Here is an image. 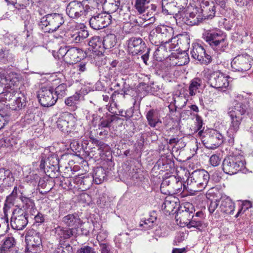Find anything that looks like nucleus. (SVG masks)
<instances>
[{"instance_id":"obj_1","label":"nucleus","mask_w":253,"mask_h":253,"mask_svg":"<svg viewBox=\"0 0 253 253\" xmlns=\"http://www.w3.org/2000/svg\"><path fill=\"white\" fill-rule=\"evenodd\" d=\"M252 113L253 111L249 107L247 101L239 102L235 100L228 111V114L231 120L232 126H239L242 120V116L246 114L249 115Z\"/></svg>"},{"instance_id":"obj_2","label":"nucleus","mask_w":253,"mask_h":253,"mask_svg":"<svg viewBox=\"0 0 253 253\" xmlns=\"http://www.w3.org/2000/svg\"><path fill=\"white\" fill-rule=\"evenodd\" d=\"M198 128L197 131H196L197 134L196 136L201 138L206 147L213 149L217 148L222 143L223 136L216 130L207 127L204 130L205 127H203L202 130H201V128L202 127Z\"/></svg>"},{"instance_id":"obj_3","label":"nucleus","mask_w":253,"mask_h":253,"mask_svg":"<svg viewBox=\"0 0 253 253\" xmlns=\"http://www.w3.org/2000/svg\"><path fill=\"white\" fill-rule=\"evenodd\" d=\"M210 179L208 171L204 169H197L189 176L186 182L187 188L191 191H200L207 186Z\"/></svg>"},{"instance_id":"obj_4","label":"nucleus","mask_w":253,"mask_h":253,"mask_svg":"<svg viewBox=\"0 0 253 253\" xmlns=\"http://www.w3.org/2000/svg\"><path fill=\"white\" fill-rule=\"evenodd\" d=\"M64 19L62 14L53 13L47 14L40 19L39 26L44 33L56 31L64 24Z\"/></svg>"},{"instance_id":"obj_5","label":"nucleus","mask_w":253,"mask_h":253,"mask_svg":"<svg viewBox=\"0 0 253 253\" xmlns=\"http://www.w3.org/2000/svg\"><path fill=\"white\" fill-rule=\"evenodd\" d=\"M203 38L211 48L217 52L223 51L228 44L226 36L220 32L206 31L203 34Z\"/></svg>"},{"instance_id":"obj_6","label":"nucleus","mask_w":253,"mask_h":253,"mask_svg":"<svg viewBox=\"0 0 253 253\" xmlns=\"http://www.w3.org/2000/svg\"><path fill=\"white\" fill-rule=\"evenodd\" d=\"M245 167V161L242 156L230 155L226 157L222 163V169L228 174H234Z\"/></svg>"},{"instance_id":"obj_7","label":"nucleus","mask_w":253,"mask_h":253,"mask_svg":"<svg viewBox=\"0 0 253 253\" xmlns=\"http://www.w3.org/2000/svg\"><path fill=\"white\" fill-rule=\"evenodd\" d=\"M253 63V58L248 54H243L235 57L231 62V65L234 71L243 72L250 70Z\"/></svg>"},{"instance_id":"obj_8","label":"nucleus","mask_w":253,"mask_h":253,"mask_svg":"<svg viewBox=\"0 0 253 253\" xmlns=\"http://www.w3.org/2000/svg\"><path fill=\"white\" fill-rule=\"evenodd\" d=\"M156 32L158 37L161 39L162 42L169 44V50H172L178 46L177 40L176 37L172 38L173 29L170 27L164 25L158 27Z\"/></svg>"},{"instance_id":"obj_9","label":"nucleus","mask_w":253,"mask_h":253,"mask_svg":"<svg viewBox=\"0 0 253 253\" xmlns=\"http://www.w3.org/2000/svg\"><path fill=\"white\" fill-rule=\"evenodd\" d=\"M37 97L40 103L43 107L53 106L57 101L55 98L53 89L50 87H42L38 91Z\"/></svg>"},{"instance_id":"obj_10","label":"nucleus","mask_w":253,"mask_h":253,"mask_svg":"<svg viewBox=\"0 0 253 253\" xmlns=\"http://www.w3.org/2000/svg\"><path fill=\"white\" fill-rule=\"evenodd\" d=\"M28 214L21 210L13 211L11 217L10 224L13 229L21 230L23 229L28 222Z\"/></svg>"},{"instance_id":"obj_11","label":"nucleus","mask_w":253,"mask_h":253,"mask_svg":"<svg viewBox=\"0 0 253 253\" xmlns=\"http://www.w3.org/2000/svg\"><path fill=\"white\" fill-rule=\"evenodd\" d=\"M111 22V16L105 13H100L92 16L89 21L90 27L96 30L106 27Z\"/></svg>"},{"instance_id":"obj_12","label":"nucleus","mask_w":253,"mask_h":253,"mask_svg":"<svg viewBox=\"0 0 253 253\" xmlns=\"http://www.w3.org/2000/svg\"><path fill=\"white\" fill-rule=\"evenodd\" d=\"M209 83L211 87L217 89L226 88L229 85L228 76L219 71L213 72L210 75Z\"/></svg>"},{"instance_id":"obj_13","label":"nucleus","mask_w":253,"mask_h":253,"mask_svg":"<svg viewBox=\"0 0 253 253\" xmlns=\"http://www.w3.org/2000/svg\"><path fill=\"white\" fill-rule=\"evenodd\" d=\"M128 50L133 55L142 54L147 50L145 42L140 38L132 37L127 41Z\"/></svg>"},{"instance_id":"obj_14","label":"nucleus","mask_w":253,"mask_h":253,"mask_svg":"<svg viewBox=\"0 0 253 253\" xmlns=\"http://www.w3.org/2000/svg\"><path fill=\"white\" fill-rule=\"evenodd\" d=\"M184 210H179L175 218L177 221L179 220V223L186 225L189 224L190 220L193 217V213L195 211L193 206L190 203H187L184 207Z\"/></svg>"},{"instance_id":"obj_15","label":"nucleus","mask_w":253,"mask_h":253,"mask_svg":"<svg viewBox=\"0 0 253 253\" xmlns=\"http://www.w3.org/2000/svg\"><path fill=\"white\" fill-rule=\"evenodd\" d=\"M191 54L194 59L198 60L202 64H208L211 62V56L206 54L203 46L198 43L193 44Z\"/></svg>"},{"instance_id":"obj_16","label":"nucleus","mask_w":253,"mask_h":253,"mask_svg":"<svg viewBox=\"0 0 253 253\" xmlns=\"http://www.w3.org/2000/svg\"><path fill=\"white\" fill-rule=\"evenodd\" d=\"M19 82V78L16 74H9L6 77L0 76V94L4 91L17 85Z\"/></svg>"},{"instance_id":"obj_17","label":"nucleus","mask_w":253,"mask_h":253,"mask_svg":"<svg viewBox=\"0 0 253 253\" xmlns=\"http://www.w3.org/2000/svg\"><path fill=\"white\" fill-rule=\"evenodd\" d=\"M84 11L82 2L80 1H71L66 7V13L72 18L77 19L83 16Z\"/></svg>"},{"instance_id":"obj_18","label":"nucleus","mask_w":253,"mask_h":253,"mask_svg":"<svg viewBox=\"0 0 253 253\" xmlns=\"http://www.w3.org/2000/svg\"><path fill=\"white\" fill-rule=\"evenodd\" d=\"M199 10L198 5L193 8L184 18L185 23L190 26L197 25L202 23L205 19Z\"/></svg>"},{"instance_id":"obj_19","label":"nucleus","mask_w":253,"mask_h":253,"mask_svg":"<svg viewBox=\"0 0 253 253\" xmlns=\"http://www.w3.org/2000/svg\"><path fill=\"white\" fill-rule=\"evenodd\" d=\"M62 222L66 226L77 230L83 224L77 213H70L63 217Z\"/></svg>"},{"instance_id":"obj_20","label":"nucleus","mask_w":253,"mask_h":253,"mask_svg":"<svg viewBox=\"0 0 253 253\" xmlns=\"http://www.w3.org/2000/svg\"><path fill=\"white\" fill-rule=\"evenodd\" d=\"M198 6L205 20L214 17L215 13L214 5L213 3L210 4L208 0H202Z\"/></svg>"},{"instance_id":"obj_21","label":"nucleus","mask_w":253,"mask_h":253,"mask_svg":"<svg viewBox=\"0 0 253 253\" xmlns=\"http://www.w3.org/2000/svg\"><path fill=\"white\" fill-rule=\"evenodd\" d=\"M83 54V51L81 49L74 47H70L65 57V61L70 64L76 63L81 60Z\"/></svg>"},{"instance_id":"obj_22","label":"nucleus","mask_w":253,"mask_h":253,"mask_svg":"<svg viewBox=\"0 0 253 253\" xmlns=\"http://www.w3.org/2000/svg\"><path fill=\"white\" fill-rule=\"evenodd\" d=\"M13 173L8 169H0V187H8L14 181Z\"/></svg>"},{"instance_id":"obj_23","label":"nucleus","mask_w":253,"mask_h":253,"mask_svg":"<svg viewBox=\"0 0 253 253\" xmlns=\"http://www.w3.org/2000/svg\"><path fill=\"white\" fill-rule=\"evenodd\" d=\"M28 240V239H27ZM27 253H38L42 251V240L39 234L30 237Z\"/></svg>"},{"instance_id":"obj_24","label":"nucleus","mask_w":253,"mask_h":253,"mask_svg":"<svg viewBox=\"0 0 253 253\" xmlns=\"http://www.w3.org/2000/svg\"><path fill=\"white\" fill-rule=\"evenodd\" d=\"M220 211L226 214H233L235 210V204L232 201L226 197H222L220 199Z\"/></svg>"},{"instance_id":"obj_25","label":"nucleus","mask_w":253,"mask_h":253,"mask_svg":"<svg viewBox=\"0 0 253 253\" xmlns=\"http://www.w3.org/2000/svg\"><path fill=\"white\" fill-rule=\"evenodd\" d=\"M55 233L60 239L61 242H63L62 240L68 239L76 234L74 228H66L60 226L55 228Z\"/></svg>"},{"instance_id":"obj_26","label":"nucleus","mask_w":253,"mask_h":253,"mask_svg":"<svg viewBox=\"0 0 253 253\" xmlns=\"http://www.w3.org/2000/svg\"><path fill=\"white\" fill-rule=\"evenodd\" d=\"M7 105L12 110H20L25 106L26 98L23 94L17 92L16 96L10 103H7Z\"/></svg>"},{"instance_id":"obj_27","label":"nucleus","mask_w":253,"mask_h":253,"mask_svg":"<svg viewBox=\"0 0 253 253\" xmlns=\"http://www.w3.org/2000/svg\"><path fill=\"white\" fill-rule=\"evenodd\" d=\"M146 118L151 126H159L162 123L160 111L158 110L151 109L147 113Z\"/></svg>"},{"instance_id":"obj_28","label":"nucleus","mask_w":253,"mask_h":253,"mask_svg":"<svg viewBox=\"0 0 253 253\" xmlns=\"http://www.w3.org/2000/svg\"><path fill=\"white\" fill-rule=\"evenodd\" d=\"M19 199L22 203V207L25 211L24 212L26 213L29 212L33 214L36 210L34 201L23 195V193H21V195L19 196Z\"/></svg>"},{"instance_id":"obj_29","label":"nucleus","mask_w":253,"mask_h":253,"mask_svg":"<svg viewBox=\"0 0 253 253\" xmlns=\"http://www.w3.org/2000/svg\"><path fill=\"white\" fill-rule=\"evenodd\" d=\"M202 79L195 78L192 79L188 87L189 93L190 96L195 95L197 93L200 92L203 85Z\"/></svg>"},{"instance_id":"obj_30","label":"nucleus","mask_w":253,"mask_h":253,"mask_svg":"<svg viewBox=\"0 0 253 253\" xmlns=\"http://www.w3.org/2000/svg\"><path fill=\"white\" fill-rule=\"evenodd\" d=\"M106 170L101 167L95 168L91 175L94 182L96 184L102 183L106 178Z\"/></svg>"},{"instance_id":"obj_31","label":"nucleus","mask_w":253,"mask_h":253,"mask_svg":"<svg viewBox=\"0 0 253 253\" xmlns=\"http://www.w3.org/2000/svg\"><path fill=\"white\" fill-rule=\"evenodd\" d=\"M203 215L204 214L202 211H198L195 215L193 212V217L191 219L189 224H187V227L188 228L194 227L200 229L203 225L202 219Z\"/></svg>"},{"instance_id":"obj_32","label":"nucleus","mask_w":253,"mask_h":253,"mask_svg":"<svg viewBox=\"0 0 253 253\" xmlns=\"http://www.w3.org/2000/svg\"><path fill=\"white\" fill-rule=\"evenodd\" d=\"M88 45L94 51L102 53L104 51L102 39L98 36L92 37L88 42Z\"/></svg>"},{"instance_id":"obj_33","label":"nucleus","mask_w":253,"mask_h":253,"mask_svg":"<svg viewBox=\"0 0 253 253\" xmlns=\"http://www.w3.org/2000/svg\"><path fill=\"white\" fill-rule=\"evenodd\" d=\"M120 5V0H107L104 4V8L106 10V14H110L115 12Z\"/></svg>"},{"instance_id":"obj_34","label":"nucleus","mask_w":253,"mask_h":253,"mask_svg":"<svg viewBox=\"0 0 253 253\" xmlns=\"http://www.w3.org/2000/svg\"><path fill=\"white\" fill-rule=\"evenodd\" d=\"M157 216L156 212L153 211L151 212L149 215V217L147 219L141 220L140 226H143L145 229H148L152 228L154 224L156 222Z\"/></svg>"},{"instance_id":"obj_35","label":"nucleus","mask_w":253,"mask_h":253,"mask_svg":"<svg viewBox=\"0 0 253 253\" xmlns=\"http://www.w3.org/2000/svg\"><path fill=\"white\" fill-rule=\"evenodd\" d=\"M103 49H109L114 47L117 42L116 36L113 34H108L103 38Z\"/></svg>"},{"instance_id":"obj_36","label":"nucleus","mask_w":253,"mask_h":253,"mask_svg":"<svg viewBox=\"0 0 253 253\" xmlns=\"http://www.w3.org/2000/svg\"><path fill=\"white\" fill-rule=\"evenodd\" d=\"M86 118L89 120L88 123L90 126H108L107 125L103 124L104 120L97 114L87 116Z\"/></svg>"},{"instance_id":"obj_37","label":"nucleus","mask_w":253,"mask_h":253,"mask_svg":"<svg viewBox=\"0 0 253 253\" xmlns=\"http://www.w3.org/2000/svg\"><path fill=\"white\" fill-rule=\"evenodd\" d=\"M150 3V0H135L134 7L139 14H142L149 7Z\"/></svg>"},{"instance_id":"obj_38","label":"nucleus","mask_w":253,"mask_h":253,"mask_svg":"<svg viewBox=\"0 0 253 253\" xmlns=\"http://www.w3.org/2000/svg\"><path fill=\"white\" fill-rule=\"evenodd\" d=\"M89 34L87 30H81L71 36L72 41L75 43L82 42L85 39L88 37Z\"/></svg>"},{"instance_id":"obj_39","label":"nucleus","mask_w":253,"mask_h":253,"mask_svg":"<svg viewBox=\"0 0 253 253\" xmlns=\"http://www.w3.org/2000/svg\"><path fill=\"white\" fill-rule=\"evenodd\" d=\"M176 206V203L174 201L166 199L162 205V209L166 214H170L173 212Z\"/></svg>"},{"instance_id":"obj_40","label":"nucleus","mask_w":253,"mask_h":253,"mask_svg":"<svg viewBox=\"0 0 253 253\" xmlns=\"http://www.w3.org/2000/svg\"><path fill=\"white\" fill-rule=\"evenodd\" d=\"M73 249L72 247L65 242H60L57 248L55 250L53 253H72Z\"/></svg>"},{"instance_id":"obj_41","label":"nucleus","mask_w":253,"mask_h":253,"mask_svg":"<svg viewBox=\"0 0 253 253\" xmlns=\"http://www.w3.org/2000/svg\"><path fill=\"white\" fill-rule=\"evenodd\" d=\"M67 86L65 84H61L57 86L54 89L55 98H57V100L61 98L66 95Z\"/></svg>"},{"instance_id":"obj_42","label":"nucleus","mask_w":253,"mask_h":253,"mask_svg":"<svg viewBox=\"0 0 253 253\" xmlns=\"http://www.w3.org/2000/svg\"><path fill=\"white\" fill-rule=\"evenodd\" d=\"M80 97L81 94L76 92L73 95L66 98L65 103L68 106L74 107L79 102Z\"/></svg>"},{"instance_id":"obj_43","label":"nucleus","mask_w":253,"mask_h":253,"mask_svg":"<svg viewBox=\"0 0 253 253\" xmlns=\"http://www.w3.org/2000/svg\"><path fill=\"white\" fill-rule=\"evenodd\" d=\"M162 169L164 170L172 172L174 170V164L173 161L167 158L162 159Z\"/></svg>"},{"instance_id":"obj_44","label":"nucleus","mask_w":253,"mask_h":253,"mask_svg":"<svg viewBox=\"0 0 253 253\" xmlns=\"http://www.w3.org/2000/svg\"><path fill=\"white\" fill-rule=\"evenodd\" d=\"M49 164L50 166H47V167H49V170H47V172H48L50 170L51 172L54 171L59 169V161L56 157H51L49 158Z\"/></svg>"},{"instance_id":"obj_45","label":"nucleus","mask_w":253,"mask_h":253,"mask_svg":"<svg viewBox=\"0 0 253 253\" xmlns=\"http://www.w3.org/2000/svg\"><path fill=\"white\" fill-rule=\"evenodd\" d=\"M16 198L9 195L6 198L3 207V211L5 213L8 209L14 205Z\"/></svg>"},{"instance_id":"obj_46","label":"nucleus","mask_w":253,"mask_h":253,"mask_svg":"<svg viewBox=\"0 0 253 253\" xmlns=\"http://www.w3.org/2000/svg\"><path fill=\"white\" fill-rule=\"evenodd\" d=\"M187 101L188 99L180 94L174 99L175 105L176 107L183 108L186 105Z\"/></svg>"},{"instance_id":"obj_47","label":"nucleus","mask_w":253,"mask_h":253,"mask_svg":"<svg viewBox=\"0 0 253 253\" xmlns=\"http://www.w3.org/2000/svg\"><path fill=\"white\" fill-rule=\"evenodd\" d=\"M92 181H93V180L91 175H87V176H85L84 175L82 186L80 188L86 190L89 188V187L91 185Z\"/></svg>"},{"instance_id":"obj_48","label":"nucleus","mask_w":253,"mask_h":253,"mask_svg":"<svg viewBox=\"0 0 253 253\" xmlns=\"http://www.w3.org/2000/svg\"><path fill=\"white\" fill-rule=\"evenodd\" d=\"M176 182V177L174 175H170L169 178L165 179L161 184V187L169 186L171 188L172 185Z\"/></svg>"},{"instance_id":"obj_49","label":"nucleus","mask_w":253,"mask_h":253,"mask_svg":"<svg viewBox=\"0 0 253 253\" xmlns=\"http://www.w3.org/2000/svg\"><path fill=\"white\" fill-rule=\"evenodd\" d=\"M177 58L179 60V65L187 64L189 61L188 54L185 51L178 55Z\"/></svg>"},{"instance_id":"obj_50","label":"nucleus","mask_w":253,"mask_h":253,"mask_svg":"<svg viewBox=\"0 0 253 253\" xmlns=\"http://www.w3.org/2000/svg\"><path fill=\"white\" fill-rule=\"evenodd\" d=\"M15 240L13 237H9L5 239L3 246L2 248L3 249L6 250L13 247L15 244Z\"/></svg>"},{"instance_id":"obj_51","label":"nucleus","mask_w":253,"mask_h":253,"mask_svg":"<svg viewBox=\"0 0 253 253\" xmlns=\"http://www.w3.org/2000/svg\"><path fill=\"white\" fill-rule=\"evenodd\" d=\"M237 130V127H228L227 129L226 135L229 138L228 141L229 143L233 142L234 136Z\"/></svg>"},{"instance_id":"obj_52","label":"nucleus","mask_w":253,"mask_h":253,"mask_svg":"<svg viewBox=\"0 0 253 253\" xmlns=\"http://www.w3.org/2000/svg\"><path fill=\"white\" fill-rule=\"evenodd\" d=\"M34 116L33 114H26L23 120L24 126L31 125L32 126H36L35 124H33L34 121Z\"/></svg>"},{"instance_id":"obj_53","label":"nucleus","mask_w":253,"mask_h":253,"mask_svg":"<svg viewBox=\"0 0 253 253\" xmlns=\"http://www.w3.org/2000/svg\"><path fill=\"white\" fill-rule=\"evenodd\" d=\"M163 1L167 2V5L169 3H175L178 7L183 8L187 5L188 0H163Z\"/></svg>"},{"instance_id":"obj_54","label":"nucleus","mask_w":253,"mask_h":253,"mask_svg":"<svg viewBox=\"0 0 253 253\" xmlns=\"http://www.w3.org/2000/svg\"><path fill=\"white\" fill-rule=\"evenodd\" d=\"M82 2L83 5L84 11L83 15L85 16L88 14H91V12L95 10V8H94L93 6L89 5L88 4L86 3V0H84Z\"/></svg>"},{"instance_id":"obj_55","label":"nucleus","mask_w":253,"mask_h":253,"mask_svg":"<svg viewBox=\"0 0 253 253\" xmlns=\"http://www.w3.org/2000/svg\"><path fill=\"white\" fill-rule=\"evenodd\" d=\"M220 204V199H216L215 201H211L209 206V211L211 213H213L217 209Z\"/></svg>"},{"instance_id":"obj_56","label":"nucleus","mask_w":253,"mask_h":253,"mask_svg":"<svg viewBox=\"0 0 253 253\" xmlns=\"http://www.w3.org/2000/svg\"><path fill=\"white\" fill-rule=\"evenodd\" d=\"M12 89H11L10 91H7V89L5 90L6 91L4 94V96L5 99L7 102V103H10L17 94V92L14 93V91H12Z\"/></svg>"},{"instance_id":"obj_57","label":"nucleus","mask_w":253,"mask_h":253,"mask_svg":"<svg viewBox=\"0 0 253 253\" xmlns=\"http://www.w3.org/2000/svg\"><path fill=\"white\" fill-rule=\"evenodd\" d=\"M185 238V234L183 232H180L177 234L173 241L174 245H178V243L183 242Z\"/></svg>"},{"instance_id":"obj_58","label":"nucleus","mask_w":253,"mask_h":253,"mask_svg":"<svg viewBox=\"0 0 253 253\" xmlns=\"http://www.w3.org/2000/svg\"><path fill=\"white\" fill-rule=\"evenodd\" d=\"M182 185H183L184 188L185 187V184H183L179 178L176 177V182L173 184L171 189L174 191L180 192L181 190Z\"/></svg>"},{"instance_id":"obj_59","label":"nucleus","mask_w":253,"mask_h":253,"mask_svg":"<svg viewBox=\"0 0 253 253\" xmlns=\"http://www.w3.org/2000/svg\"><path fill=\"white\" fill-rule=\"evenodd\" d=\"M77 253H95V252L94 249L88 246H86L78 249Z\"/></svg>"},{"instance_id":"obj_60","label":"nucleus","mask_w":253,"mask_h":253,"mask_svg":"<svg viewBox=\"0 0 253 253\" xmlns=\"http://www.w3.org/2000/svg\"><path fill=\"white\" fill-rule=\"evenodd\" d=\"M210 162L211 165L214 167L218 166L220 162V159L219 156L217 155H212L210 158Z\"/></svg>"},{"instance_id":"obj_61","label":"nucleus","mask_w":253,"mask_h":253,"mask_svg":"<svg viewBox=\"0 0 253 253\" xmlns=\"http://www.w3.org/2000/svg\"><path fill=\"white\" fill-rule=\"evenodd\" d=\"M35 219V223L34 225L35 224H38V225H40L41 224H42L44 221V216L43 214H42L41 213L39 212L34 217Z\"/></svg>"},{"instance_id":"obj_62","label":"nucleus","mask_w":253,"mask_h":253,"mask_svg":"<svg viewBox=\"0 0 253 253\" xmlns=\"http://www.w3.org/2000/svg\"><path fill=\"white\" fill-rule=\"evenodd\" d=\"M100 251L101 253H113L111 251L110 246L107 244H100Z\"/></svg>"},{"instance_id":"obj_63","label":"nucleus","mask_w":253,"mask_h":253,"mask_svg":"<svg viewBox=\"0 0 253 253\" xmlns=\"http://www.w3.org/2000/svg\"><path fill=\"white\" fill-rule=\"evenodd\" d=\"M84 174H78L74 177L73 181L75 183L81 187Z\"/></svg>"},{"instance_id":"obj_64","label":"nucleus","mask_w":253,"mask_h":253,"mask_svg":"<svg viewBox=\"0 0 253 253\" xmlns=\"http://www.w3.org/2000/svg\"><path fill=\"white\" fill-rule=\"evenodd\" d=\"M70 48L69 46H62L61 47L59 50H58V53L59 55H60L61 56L64 57V59L65 60V57H66V56L67 54V52H68V48Z\"/></svg>"}]
</instances>
